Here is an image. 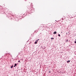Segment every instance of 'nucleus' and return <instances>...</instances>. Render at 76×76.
Here are the masks:
<instances>
[{
    "label": "nucleus",
    "mask_w": 76,
    "mask_h": 76,
    "mask_svg": "<svg viewBox=\"0 0 76 76\" xmlns=\"http://www.w3.org/2000/svg\"><path fill=\"white\" fill-rule=\"evenodd\" d=\"M51 39H54V38H53V37H52V38H51Z\"/></svg>",
    "instance_id": "0eeeda50"
},
{
    "label": "nucleus",
    "mask_w": 76,
    "mask_h": 76,
    "mask_svg": "<svg viewBox=\"0 0 76 76\" xmlns=\"http://www.w3.org/2000/svg\"><path fill=\"white\" fill-rule=\"evenodd\" d=\"M49 73H51V71H49Z\"/></svg>",
    "instance_id": "9b49d317"
},
{
    "label": "nucleus",
    "mask_w": 76,
    "mask_h": 76,
    "mask_svg": "<svg viewBox=\"0 0 76 76\" xmlns=\"http://www.w3.org/2000/svg\"><path fill=\"white\" fill-rule=\"evenodd\" d=\"M13 65H12V66H11V69L13 68Z\"/></svg>",
    "instance_id": "7ed1b4c3"
},
{
    "label": "nucleus",
    "mask_w": 76,
    "mask_h": 76,
    "mask_svg": "<svg viewBox=\"0 0 76 76\" xmlns=\"http://www.w3.org/2000/svg\"><path fill=\"white\" fill-rule=\"evenodd\" d=\"M58 36H59V37H60V34H58Z\"/></svg>",
    "instance_id": "6e6552de"
},
{
    "label": "nucleus",
    "mask_w": 76,
    "mask_h": 76,
    "mask_svg": "<svg viewBox=\"0 0 76 76\" xmlns=\"http://www.w3.org/2000/svg\"><path fill=\"white\" fill-rule=\"evenodd\" d=\"M68 41L69 40H68V39L66 40V42H68Z\"/></svg>",
    "instance_id": "20e7f679"
},
{
    "label": "nucleus",
    "mask_w": 76,
    "mask_h": 76,
    "mask_svg": "<svg viewBox=\"0 0 76 76\" xmlns=\"http://www.w3.org/2000/svg\"><path fill=\"white\" fill-rule=\"evenodd\" d=\"M5 54H6V53H5Z\"/></svg>",
    "instance_id": "ddd939ff"
},
{
    "label": "nucleus",
    "mask_w": 76,
    "mask_h": 76,
    "mask_svg": "<svg viewBox=\"0 0 76 76\" xmlns=\"http://www.w3.org/2000/svg\"><path fill=\"white\" fill-rule=\"evenodd\" d=\"M38 40H39V39H38V40L37 41V42H38Z\"/></svg>",
    "instance_id": "9d476101"
},
{
    "label": "nucleus",
    "mask_w": 76,
    "mask_h": 76,
    "mask_svg": "<svg viewBox=\"0 0 76 76\" xmlns=\"http://www.w3.org/2000/svg\"><path fill=\"white\" fill-rule=\"evenodd\" d=\"M16 66H17V64H15V65L14 66V67H16Z\"/></svg>",
    "instance_id": "f257e3e1"
},
{
    "label": "nucleus",
    "mask_w": 76,
    "mask_h": 76,
    "mask_svg": "<svg viewBox=\"0 0 76 76\" xmlns=\"http://www.w3.org/2000/svg\"><path fill=\"white\" fill-rule=\"evenodd\" d=\"M70 60H69V61H67V63H69V62H70Z\"/></svg>",
    "instance_id": "39448f33"
},
{
    "label": "nucleus",
    "mask_w": 76,
    "mask_h": 76,
    "mask_svg": "<svg viewBox=\"0 0 76 76\" xmlns=\"http://www.w3.org/2000/svg\"><path fill=\"white\" fill-rule=\"evenodd\" d=\"M75 41H76V39H75Z\"/></svg>",
    "instance_id": "4468645a"
},
{
    "label": "nucleus",
    "mask_w": 76,
    "mask_h": 76,
    "mask_svg": "<svg viewBox=\"0 0 76 76\" xmlns=\"http://www.w3.org/2000/svg\"><path fill=\"white\" fill-rule=\"evenodd\" d=\"M75 44H76V41H75Z\"/></svg>",
    "instance_id": "1a4fd4ad"
},
{
    "label": "nucleus",
    "mask_w": 76,
    "mask_h": 76,
    "mask_svg": "<svg viewBox=\"0 0 76 76\" xmlns=\"http://www.w3.org/2000/svg\"><path fill=\"white\" fill-rule=\"evenodd\" d=\"M35 44H37V40H36V42H35Z\"/></svg>",
    "instance_id": "423d86ee"
},
{
    "label": "nucleus",
    "mask_w": 76,
    "mask_h": 76,
    "mask_svg": "<svg viewBox=\"0 0 76 76\" xmlns=\"http://www.w3.org/2000/svg\"><path fill=\"white\" fill-rule=\"evenodd\" d=\"M53 34H57V32L56 31H55L53 33Z\"/></svg>",
    "instance_id": "f03ea898"
},
{
    "label": "nucleus",
    "mask_w": 76,
    "mask_h": 76,
    "mask_svg": "<svg viewBox=\"0 0 76 76\" xmlns=\"http://www.w3.org/2000/svg\"><path fill=\"white\" fill-rule=\"evenodd\" d=\"M20 62V61H18V62Z\"/></svg>",
    "instance_id": "f8f14e48"
}]
</instances>
